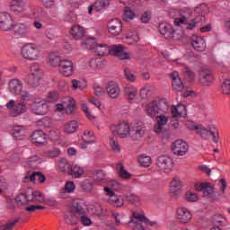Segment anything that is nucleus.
<instances>
[{
  "label": "nucleus",
  "mask_w": 230,
  "mask_h": 230,
  "mask_svg": "<svg viewBox=\"0 0 230 230\" xmlns=\"http://www.w3.org/2000/svg\"><path fill=\"white\" fill-rule=\"evenodd\" d=\"M9 90L12 94L21 95L20 101L15 105V101H9L5 107L10 111L11 115L17 117L24 114L28 111V102H30V92L24 90L22 83L19 79H13L9 82Z\"/></svg>",
  "instance_id": "nucleus-1"
},
{
  "label": "nucleus",
  "mask_w": 230,
  "mask_h": 230,
  "mask_svg": "<svg viewBox=\"0 0 230 230\" xmlns=\"http://www.w3.org/2000/svg\"><path fill=\"white\" fill-rule=\"evenodd\" d=\"M168 101L166 99H158L147 103L146 111L150 118H155L157 114L168 112Z\"/></svg>",
  "instance_id": "nucleus-2"
},
{
  "label": "nucleus",
  "mask_w": 230,
  "mask_h": 230,
  "mask_svg": "<svg viewBox=\"0 0 230 230\" xmlns=\"http://www.w3.org/2000/svg\"><path fill=\"white\" fill-rule=\"evenodd\" d=\"M82 44L86 46L87 49H93L99 57H105L111 53V48L109 45L103 43H97L96 39L88 38L82 41Z\"/></svg>",
  "instance_id": "nucleus-3"
},
{
  "label": "nucleus",
  "mask_w": 230,
  "mask_h": 230,
  "mask_svg": "<svg viewBox=\"0 0 230 230\" xmlns=\"http://www.w3.org/2000/svg\"><path fill=\"white\" fill-rule=\"evenodd\" d=\"M146 132V127L141 120H134L129 125V137L133 141H139L145 136Z\"/></svg>",
  "instance_id": "nucleus-4"
},
{
  "label": "nucleus",
  "mask_w": 230,
  "mask_h": 230,
  "mask_svg": "<svg viewBox=\"0 0 230 230\" xmlns=\"http://www.w3.org/2000/svg\"><path fill=\"white\" fill-rule=\"evenodd\" d=\"M198 73V84L201 85V87H209V85L213 84L215 78L213 77V74H211V70L207 67H202Z\"/></svg>",
  "instance_id": "nucleus-5"
},
{
  "label": "nucleus",
  "mask_w": 230,
  "mask_h": 230,
  "mask_svg": "<svg viewBox=\"0 0 230 230\" xmlns=\"http://www.w3.org/2000/svg\"><path fill=\"white\" fill-rule=\"evenodd\" d=\"M157 119V125H155L154 127V130L155 132V134H158V136H161L162 139H168V137H170V133L168 132L167 129H164V125H166V123H168V118H166V116L163 115V113H161L160 116L156 117Z\"/></svg>",
  "instance_id": "nucleus-6"
},
{
  "label": "nucleus",
  "mask_w": 230,
  "mask_h": 230,
  "mask_svg": "<svg viewBox=\"0 0 230 230\" xmlns=\"http://www.w3.org/2000/svg\"><path fill=\"white\" fill-rule=\"evenodd\" d=\"M201 20V17H197L192 21V22H189L188 13H186V12L184 11H181L180 17L174 19V24L175 26H181V24H187V26L185 27L186 30H193V28H195Z\"/></svg>",
  "instance_id": "nucleus-7"
},
{
  "label": "nucleus",
  "mask_w": 230,
  "mask_h": 230,
  "mask_svg": "<svg viewBox=\"0 0 230 230\" xmlns=\"http://www.w3.org/2000/svg\"><path fill=\"white\" fill-rule=\"evenodd\" d=\"M156 166L160 172L170 173L173 170V160L167 155H160L156 159Z\"/></svg>",
  "instance_id": "nucleus-8"
},
{
  "label": "nucleus",
  "mask_w": 230,
  "mask_h": 230,
  "mask_svg": "<svg viewBox=\"0 0 230 230\" xmlns=\"http://www.w3.org/2000/svg\"><path fill=\"white\" fill-rule=\"evenodd\" d=\"M44 74L38 64L31 65V83L30 85L32 89L40 85V80H42Z\"/></svg>",
  "instance_id": "nucleus-9"
},
{
  "label": "nucleus",
  "mask_w": 230,
  "mask_h": 230,
  "mask_svg": "<svg viewBox=\"0 0 230 230\" xmlns=\"http://www.w3.org/2000/svg\"><path fill=\"white\" fill-rule=\"evenodd\" d=\"M111 134L113 137L125 138L130 136V125L128 123H121L119 125H113L111 127Z\"/></svg>",
  "instance_id": "nucleus-10"
},
{
  "label": "nucleus",
  "mask_w": 230,
  "mask_h": 230,
  "mask_svg": "<svg viewBox=\"0 0 230 230\" xmlns=\"http://www.w3.org/2000/svg\"><path fill=\"white\" fill-rule=\"evenodd\" d=\"M13 26V19L10 13H0V30H2V31H12Z\"/></svg>",
  "instance_id": "nucleus-11"
},
{
  "label": "nucleus",
  "mask_w": 230,
  "mask_h": 230,
  "mask_svg": "<svg viewBox=\"0 0 230 230\" xmlns=\"http://www.w3.org/2000/svg\"><path fill=\"white\" fill-rule=\"evenodd\" d=\"M189 149L190 146L182 139L176 140L172 146V150L174 155H186V154H188Z\"/></svg>",
  "instance_id": "nucleus-12"
},
{
  "label": "nucleus",
  "mask_w": 230,
  "mask_h": 230,
  "mask_svg": "<svg viewBox=\"0 0 230 230\" xmlns=\"http://www.w3.org/2000/svg\"><path fill=\"white\" fill-rule=\"evenodd\" d=\"M58 111H66V114H75L76 110V102H75L71 97H67L62 103L57 104Z\"/></svg>",
  "instance_id": "nucleus-13"
},
{
  "label": "nucleus",
  "mask_w": 230,
  "mask_h": 230,
  "mask_svg": "<svg viewBox=\"0 0 230 230\" xmlns=\"http://www.w3.org/2000/svg\"><path fill=\"white\" fill-rule=\"evenodd\" d=\"M194 188L196 191H202L203 197H208V199L215 197V190L209 182L195 183Z\"/></svg>",
  "instance_id": "nucleus-14"
},
{
  "label": "nucleus",
  "mask_w": 230,
  "mask_h": 230,
  "mask_svg": "<svg viewBox=\"0 0 230 230\" xmlns=\"http://www.w3.org/2000/svg\"><path fill=\"white\" fill-rule=\"evenodd\" d=\"M31 137V142L37 146L48 145V136L40 129L32 132Z\"/></svg>",
  "instance_id": "nucleus-15"
},
{
  "label": "nucleus",
  "mask_w": 230,
  "mask_h": 230,
  "mask_svg": "<svg viewBox=\"0 0 230 230\" xmlns=\"http://www.w3.org/2000/svg\"><path fill=\"white\" fill-rule=\"evenodd\" d=\"M108 31L115 37L120 35L121 31H123V24L121 23V20L118 18L111 20L108 23Z\"/></svg>",
  "instance_id": "nucleus-16"
},
{
  "label": "nucleus",
  "mask_w": 230,
  "mask_h": 230,
  "mask_svg": "<svg viewBox=\"0 0 230 230\" xmlns=\"http://www.w3.org/2000/svg\"><path fill=\"white\" fill-rule=\"evenodd\" d=\"M125 46L123 45H113L110 49L111 55H113V57H119L120 60H127L128 58H130V55L127 52H125Z\"/></svg>",
  "instance_id": "nucleus-17"
},
{
  "label": "nucleus",
  "mask_w": 230,
  "mask_h": 230,
  "mask_svg": "<svg viewBox=\"0 0 230 230\" xmlns=\"http://www.w3.org/2000/svg\"><path fill=\"white\" fill-rule=\"evenodd\" d=\"M106 93H108L110 98H119V94H121V89L119 88V84H118L116 82H109L106 86Z\"/></svg>",
  "instance_id": "nucleus-18"
},
{
  "label": "nucleus",
  "mask_w": 230,
  "mask_h": 230,
  "mask_svg": "<svg viewBox=\"0 0 230 230\" xmlns=\"http://www.w3.org/2000/svg\"><path fill=\"white\" fill-rule=\"evenodd\" d=\"M181 188H182V182L178 178L172 179L170 186L171 197H172V199H179V195H181Z\"/></svg>",
  "instance_id": "nucleus-19"
},
{
  "label": "nucleus",
  "mask_w": 230,
  "mask_h": 230,
  "mask_svg": "<svg viewBox=\"0 0 230 230\" xmlns=\"http://www.w3.org/2000/svg\"><path fill=\"white\" fill-rule=\"evenodd\" d=\"M59 73L63 75V76H71L73 75V61L63 59L59 65Z\"/></svg>",
  "instance_id": "nucleus-20"
},
{
  "label": "nucleus",
  "mask_w": 230,
  "mask_h": 230,
  "mask_svg": "<svg viewBox=\"0 0 230 230\" xmlns=\"http://www.w3.org/2000/svg\"><path fill=\"white\" fill-rule=\"evenodd\" d=\"M70 212L80 218L82 215H85V205L80 200H74Z\"/></svg>",
  "instance_id": "nucleus-21"
},
{
  "label": "nucleus",
  "mask_w": 230,
  "mask_h": 230,
  "mask_svg": "<svg viewBox=\"0 0 230 230\" xmlns=\"http://www.w3.org/2000/svg\"><path fill=\"white\" fill-rule=\"evenodd\" d=\"M176 215L181 224H188V222L191 220V212H190L186 208H179L176 210Z\"/></svg>",
  "instance_id": "nucleus-22"
},
{
  "label": "nucleus",
  "mask_w": 230,
  "mask_h": 230,
  "mask_svg": "<svg viewBox=\"0 0 230 230\" xmlns=\"http://www.w3.org/2000/svg\"><path fill=\"white\" fill-rule=\"evenodd\" d=\"M158 30L164 37V39H173V33H175V30H173V27L168 23H161L158 26Z\"/></svg>",
  "instance_id": "nucleus-23"
},
{
  "label": "nucleus",
  "mask_w": 230,
  "mask_h": 230,
  "mask_svg": "<svg viewBox=\"0 0 230 230\" xmlns=\"http://www.w3.org/2000/svg\"><path fill=\"white\" fill-rule=\"evenodd\" d=\"M14 39H21L28 34V26L24 23H16L13 25Z\"/></svg>",
  "instance_id": "nucleus-24"
},
{
  "label": "nucleus",
  "mask_w": 230,
  "mask_h": 230,
  "mask_svg": "<svg viewBox=\"0 0 230 230\" xmlns=\"http://www.w3.org/2000/svg\"><path fill=\"white\" fill-rule=\"evenodd\" d=\"M191 46L196 51H206V40L200 36H194L191 40Z\"/></svg>",
  "instance_id": "nucleus-25"
},
{
  "label": "nucleus",
  "mask_w": 230,
  "mask_h": 230,
  "mask_svg": "<svg viewBox=\"0 0 230 230\" xmlns=\"http://www.w3.org/2000/svg\"><path fill=\"white\" fill-rule=\"evenodd\" d=\"M171 78L172 80V89H174V91H177L178 93L182 92V90L184 89V84H182L181 77H179V73L172 72L171 75Z\"/></svg>",
  "instance_id": "nucleus-26"
},
{
  "label": "nucleus",
  "mask_w": 230,
  "mask_h": 230,
  "mask_svg": "<svg viewBox=\"0 0 230 230\" xmlns=\"http://www.w3.org/2000/svg\"><path fill=\"white\" fill-rule=\"evenodd\" d=\"M70 33L75 40H80L83 37H85V29L80 25H73Z\"/></svg>",
  "instance_id": "nucleus-27"
},
{
  "label": "nucleus",
  "mask_w": 230,
  "mask_h": 230,
  "mask_svg": "<svg viewBox=\"0 0 230 230\" xmlns=\"http://www.w3.org/2000/svg\"><path fill=\"white\" fill-rule=\"evenodd\" d=\"M16 202L20 208H23L26 211H30V199H28V195L22 193L16 197Z\"/></svg>",
  "instance_id": "nucleus-28"
},
{
  "label": "nucleus",
  "mask_w": 230,
  "mask_h": 230,
  "mask_svg": "<svg viewBox=\"0 0 230 230\" xmlns=\"http://www.w3.org/2000/svg\"><path fill=\"white\" fill-rule=\"evenodd\" d=\"M84 173V168L78 165H70V168L67 171V175H70V177H73L74 179H80Z\"/></svg>",
  "instance_id": "nucleus-29"
},
{
  "label": "nucleus",
  "mask_w": 230,
  "mask_h": 230,
  "mask_svg": "<svg viewBox=\"0 0 230 230\" xmlns=\"http://www.w3.org/2000/svg\"><path fill=\"white\" fill-rule=\"evenodd\" d=\"M171 112L172 114V118H178V116L184 118V116H186V106L183 104H178L177 106H172Z\"/></svg>",
  "instance_id": "nucleus-30"
},
{
  "label": "nucleus",
  "mask_w": 230,
  "mask_h": 230,
  "mask_svg": "<svg viewBox=\"0 0 230 230\" xmlns=\"http://www.w3.org/2000/svg\"><path fill=\"white\" fill-rule=\"evenodd\" d=\"M31 111L34 114H37L38 116H44V114H48L49 109L46 102H42L41 104L34 105V107L31 108Z\"/></svg>",
  "instance_id": "nucleus-31"
},
{
  "label": "nucleus",
  "mask_w": 230,
  "mask_h": 230,
  "mask_svg": "<svg viewBox=\"0 0 230 230\" xmlns=\"http://www.w3.org/2000/svg\"><path fill=\"white\" fill-rule=\"evenodd\" d=\"M40 57V47L35 43L30 44V60H37Z\"/></svg>",
  "instance_id": "nucleus-32"
},
{
  "label": "nucleus",
  "mask_w": 230,
  "mask_h": 230,
  "mask_svg": "<svg viewBox=\"0 0 230 230\" xmlns=\"http://www.w3.org/2000/svg\"><path fill=\"white\" fill-rule=\"evenodd\" d=\"M10 6L12 12L21 13V12H24L25 4L22 0H13Z\"/></svg>",
  "instance_id": "nucleus-33"
},
{
  "label": "nucleus",
  "mask_w": 230,
  "mask_h": 230,
  "mask_svg": "<svg viewBox=\"0 0 230 230\" xmlns=\"http://www.w3.org/2000/svg\"><path fill=\"white\" fill-rule=\"evenodd\" d=\"M49 62L52 67H59L62 62H64V59L55 53H50L49 56Z\"/></svg>",
  "instance_id": "nucleus-34"
},
{
  "label": "nucleus",
  "mask_w": 230,
  "mask_h": 230,
  "mask_svg": "<svg viewBox=\"0 0 230 230\" xmlns=\"http://www.w3.org/2000/svg\"><path fill=\"white\" fill-rule=\"evenodd\" d=\"M124 94L127 96L128 100H134V98L137 96V89L132 85L125 86Z\"/></svg>",
  "instance_id": "nucleus-35"
},
{
  "label": "nucleus",
  "mask_w": 230,
  "mask_h": 230,
  "mask_svg": "<svg viewBox=\"0 0 230 230\" xmlns=\"http://www.w3.org/2000/svg\"><path fill=\"white\" fill-rule=\"evenodd\" d=\"M78 130V122L70 120L65 124V132L66 134H75Z\"/></svg>",
  "instance_id": "nucleus-36"
},
{
  "label": "nucleus",
  "mask_w": 230,
  "mask_h": 230,
  "mask_svg": "<svg viewBox=\"0 0 230 230\" xmlns=\"http://www.w3.org/2000/svg\"><path fill=\"white\" fill-rule=\"evenodd\" d=\"M31 202H36L39 204H42L46 201V199L44 198V194L39 190H34L31 192Z\"/></svg>",
  "instance_id": "nucleus-37"
},
{
  "label": "nucleus",
  "mask_w": 230,
  "mask_h": 230,
  "mask_svg": "<svg viewBox=\"0 0 230 230\" xmlns=\"http://www.w3.org/2000/svg\"><path fill=\"white\" fill-rule=\"evenodd\" d=\"M108 202L111 206H116V208H122V206L125 204L123 200V197L118 196V195H115L112 198H110Z\"/></svg>",
  "instance_id": "nucleus-38"
},
{
  "label": "nucleus",
  "mask_w": 230,
  "mask_h": 230,
  "mask_svg": "<svg viewBox=\"0 0 230 230\" xmlns=\"http://www.w3.org/2000/svg\"><path fill=\"white\" fill-rule=\"evenodd\" d=\"M65 221L69 226H76V224H78V222L80 221V217L69 212L68 214L65 215Z\"/></svg>",
  "instance_id": "nucleus-39"
},
{
  "label": "nucleus",
  "mask_w": 230,
  "mask_h": 230,
  "mask_svg": "<svg viewBox=\"0 0 230 230\" xmlns=\"http://www.w3.org/2000/svg\"><path fill=\"white\" fill-rule=\"evenodd\" d=\"M69 168H71V164H69V162L66 158H61L58 162V169L59 172H69Z\"/></svg>",
  "instance_id": "nucleus-40"
},
{
  "label": "nucleus",
  "mask_w": 230,
  "mask_h": 230,
  "mask_svg": "<svg viewBox=\"0 0 230 230\" xmlns=\"http://www.w3.org/2000/svg\"><path fill=\"white\" fill-rule=\"evenodd\" d=\"M138 163L144 168H148V166H150V164H152V158L148 155H141L138 157Z\"/></svg>",
  "instance_id": "nucleus-41"
},
{
  "label": "nucleus",
  "mask_w": 230,
  "mask_h": 230,
  "mask_svg": "<svg viewBox=\"0 0 230 230\" xmlns=\"http://www.w3.org/2000/svg\"><path fill=\"white\" fill-rule=\"evenodd\" d=\"M116 168L121 179H130V177H132V175L128 172H127V170H125V166H123L122 164H118L116 165Z\"/></svg>",
  "instance_id": "nucleus-42"
},
{
  "label": "nucleus",
  "mask_w": 230,
  "mask_h": 230,
  "mask_svg": "<svg viewBox=\"0 0 230 230\" xmlns=\"http://www.w3.org/2000/svg\"><path fill=\"white\" fill-rule=\"evenodd\" d=\"M44 157H47V159H55L60 155V149L54 148L51 150L45 151L43 153Z\"/></svg>",
  "instance_id": "nucleus-43"
},
{
  "label": "nucleus",
  "mask_w": 230,
  "mask_h": 230,
  "mask_svg": "<svg viewBox=\"0 0 230 230\" xmlns=\"http://www.w3.org/2000/svg\"><path fill=\"white\" fill-rule=\"evenodd\" d=\"M83 141L84 143H87L88 145L94 143V132L91 130L84 131L83 136Z\"/></svg>",
  "instance_id": "nucleus-44"
},
{
  "label": "nucleus",
  "mask_w": 230,
  "mask_h": 230,
  "mask_svg": "<svg viewBox=\"0 0 230 230\" xmlns=\"http://www.w3.org/2000/svg\"><path fill=\"white\" fill-rule=\"evenodd\" d=\"M13 136L16 139H24V137L26 136V130L21 127H15L13 128Z\"/></svg>",
  "instance_id": "nucleus-45"
},
{
  "label": "nucleus",
  "mask_w": 230,
  "mask_h": 230,
  "mask_svg": "<svg viewBox=\"0 0 230 230\" xmlns=\"http://www.w3.org/2000/svg\"><path fill=\"white\" fill-rule=\"evenodd\" d=\"M213 227H222L224 226V217L220 214H216L212 217Z\"/></svg>",
  "instance_id": "nucleus-46"
},
{
  "label": "nucleus",
  "mask_w": 230,
  "mask_h": 230,
  "mask_svg": "<svg viewBox=\"0 0 230 230\" xmlns=\"http://www.w3.org/2000/svg\"><path fill=\"white\" fill-rule=\"evenodd\" d=\"M209 132L210 130L204 128L202 125H199V127H198V129L196 130V134L200 136L202 139H208V137H209Z\"/></svg>",
  "instance_id": "nucleus-47"
},
{
  "label": "nucleus",
  "mask_w": 230,
  "mask_h": 230,
  "mask_svg": "<svg viewBox=\"0 0 230 230\" xmlns=\"http://www.w3.org/2000/svg\"><path fill=\"white\" fill-rule=\"evenodd\" d=\"M110 3L109 0H98L95 2L93 7L95 8L96 12H100L102 8H107Z\"/></svg>",
  "instance_id": "nucleus-48"
},
{
  "label": "nucleus",
  "mask_w": 230,
  "mask_h": 230,
  "mask_svg": "<svg viewBox=\"0 0 230 230\" xmlns=\"http://www.w3.org/2000/svg\"><path fill=\"white\" fill-rule=\"evenodd\" d=\"M152 96V88L145 86L140 90V97L142 100H146Z\"/></svg>",
  "instance_id": "nucleus-49"
},
{
  "label": "nucleus",
  "mask_w": 230,
  "mask_h": 230,
  "mask_svg": "<svg viewBox=\"0 0 230 230\" xmlns=\"http://www.w3.org/2000/svg\"><path fill=\"white\" fill-rule=\"evenodd\" d=\"M114 137V136L111 137L110 146L113 150V152H121V146H119V142H118Z\"/></svg>",
  "instance_id": "nucleus-50"
},
{
  "label": "nucleus",
  "mask_w": 230,
  "mask_h": 230,
  "mask_svg": "<svg viewBox=\"0 0 230 230\" xmlns=\"http://www.w3.org/2000/svg\"><path fill=\"white\" fill-rule=\"evenodd\" d=\"M75 189L76 185H75L74 181H66L65 184V189L61 191V193H73Z\"/></svg>",
  "instance_id": "nucleus-51"
},
{
  "label": "nucleus",
  "mask_w": 230,
  "mask_h": 230,
  "mask_svg": "<svg viewBox=\"0 0 230 230\" xmlns=\"http://www.w3.org/2000/svg\"><path fill=\"white\" fill-rule=\"evenodd\" d=\"M47 100L49 103H55V102H58V92L57 91L49 92L47 96Z\"/></svg>",
  "instance_id": "nucleus-52"
},
{
  "label": "nucleus",
  "mask_w": 230,
  "mask_h": 230,
  "mask_svg": "<svg viewBox=\"0 0 230 230\" xmlns=\"http://www.w3.org/2000/svg\"><path fill=\"white\" fill-rule=\"evenodd\" d=\"M135 15L136 14L132 12V10H130L129 8H126V10L122 15V19H123V21H126V22L132 21V19H134Z\"/></svg>",
  "instance_id": "nucleus-53"
},
{
  "label": "nucleus",
  "mask_w": 230,
  "mask_h": 230,
  "mask_svg": "<svg viewBox=\"0 0 230 230\" xmlns=\"http://www.w3.org/2000/svg\"><path fill=\"white\" fill-rule=\"evenodd\" d=\"M221 90L223 94L230 95V79H226L222 85Z\"/></svg>",
  "instance_id": "nucleus-54"
},
{
  "label": "nucleus",
  "mask_w": 230,
  "mask_h": 230,
  "mask_svg": "<svg viewBox=\"0 0 230 230\" xmlns=\"http://www.w3.org/2000/svg\"><path fill=\"white\" fill-rule=\"evenodd\" d=\"M81 188L84 190V191H92L93 190V182H91V181H89L88 179L83 181L81 182Z\"/></svg>",
  "instance_id": "nucleus-55"
},
{
  "label": "nucleus",
  "mask_w": 230,
  "mask_h": 230,
  "mask_svg": "<svg viewBox=\"0 0 230 230\" xmlns=\"http://www.w3.org/2000/svg\"><path fill=\"white\" fill-rule=\"evenodd\" d=\"M183 73L185 75V76H188L189 78H190V80L192 82H195V72L192 71L191 69H190L189 66H184L183 67Z\"/></svg>",
  "instance_id": "nucleus-56"
},
{
  "label": "nucleus",
  "mask_w": 230,
  "mask_h": 230,
  "mask_svg": "<svg viewBox=\"0 0 230 230\" xmlns=\"http://www.w3.org/2000/svg\"><path fill=\"white\" fill-rule=\"evenodd\" d=\"M126 39H128V40H131L129 44H136L137 42H139V36L137 35V32L128 34Z\"/></svg>",
  "instance_id": "nucleus-57"
},
{
  "label": "nucleus",
  "mask_w": 230,
  "mask_h": 230,
  "mask_svg": "<svg viewBox=\"0 0 230 230\" xmlns=\"http://www.w3.org/2000/svg\"><path fill=\"white\" fill-rule=\"evenodd\" d=\"M124 76L128 82H136V75L128 68L124 69Z\"/></svg>",
  "instance_id": "nucleus-58"
},
{
  "label": "nucleus",
  "mask_w": 230,
  "mask_h": 230,
  "mask_svg": "<svg viewBox=\"0 0 230 230\" xmlns=\"http://www.w3.org/2000/svg\"><path fill=\"white\" fill-rule=\"evenodd\" d=\"M31 109H33L35 105H40L45 102L44 100H42V98L40 97H31Z\"/></svg>",
  "instance_id": "nucleus-59"
},
{
  "label": "nucleus",
  "mask_w": 230,
  "mask_h": 230,
  "mask_svg": "<svg viewBox=\"0 0 230 230\" xmlns=\"http://www.w3.org/2000/svg\"><path fill=\"white\" fill-rule=\"evenodd\" d=\"M185 199L188 200V202H197V200H199V196H197L195 193L187 192Z\"/></svg>",
  "instance_id": "nucleus-60"
},
{
  "label": "nucleus",
  "mask_w": 230,
  "mask_h": 230,
  "mask_svg": "<svg viewBox=\"0 0 230 230\" xmlns=\"http://www.w3.org/2000/svg\"><path fill=\"white\" fill-rule=\"evenodd\" d=\"M22 55L23 58H26L27 60L30 59V44H25L22 48Z\"/></svg>",
  "instance_id": "nucleus-61"
},
{
  "label": "nucleus",
  "mask_w": 230,
  "mask_h": 230,
  "mask_svg": "<svg viewBox=\"0 0 230 230\" xmlns=\"http://www.w3.org/2000/svg\"><path fill=\"white\" fill-rule=\"evenodd\" d=\"M126 199L128 202H131V204H137V202H139V197L136 194H128Z\"/></svg>",
  "instance_id": "nucleus-62"
},
{
  "label": "nucleus",
  "mask_w": 230,
  "mask_h": 230,
  "mask_svg": "<svg viewBox=\"0 0 230 230\" xmlns=\"http://www.w3.org/2000/svg\"><path fill=\"white\" fill-rule=\"evenodd\" d=\"M100 66V59L98 58H91L89 61V66L91 69H98V66Z\"/></svg>",
  "instance_id": "nucleus-63"
},
{
  "label": "nucleus",
  "mask_w": 230,
  "mask_h": 230,
  "mask_svg": "<svg viewBox=\"0 0 230 230\" xmlns=\"http://www.w3.org/2000/svg\"><path fill=\"white\" fill-rule=\"evenodd\" d=\"M15 224H17V220L12 221L4 226H2L0 227V230H12V229H13V226H15Z\"/></svg>",
  "instance_id": "nucleus-64"
}]
</instances>
